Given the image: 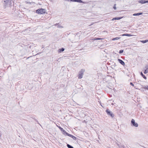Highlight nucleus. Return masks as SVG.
<instances>
[{
	"mask_svg": "<svg viewBox=\"0 0 148 148\" xmlns=\"http://www.w3.org/2000/svg\"><path fill=\"white\" fill-rule=\"evenodd\" d=\"M138 3H142V4H144L145 3H148V0L147 1H146L145 0H141L140 1H138Z\"/></svg>",
	"mask_w": 148,
	"mask_h": 148,
	"instance_id": "6",
	"label": "nucleus"
},
{
	"mask_svg": "<svg viewBox=\"0 0 148 148\" xmlns=\"http://www.w3.org/2000/svg\"><path fill=\"white\" fill-rule=\"evenodd\" d=\"M67 136H69L71 137L72 138V137L73 136V135H71V134H68H68H67Z\"/></svg>",
	"mask_w": 148,
	"mask_h": 148,
	"instance_id": "22",
	"label": "nucleus"
},
{
	"mask_svg": "<svg viewBox=\"0 0 148 148\" xmlns=\"http://www.w3.org/2000/svg\"><path fill=\"white\" fill-rule=\"evenodd\" d=\"M71 1L74 2H77L80 3H85L84 2L82 1L81 0H71Z\"/></svg>",
	"mask_w": 148,
	"mask_h": 148,
	"instance_id": "7",
	"label": "nucleus"
},
{
	"mask_svg": "<svg viewBox=\"0 0 148 148\" xmlns=\"http://www.w3.org/2000/svg\"><path fill=\"white\" fill-rule=\"evenodd\" d=\"M131 124L132 125L136 127H137L138 126V124L135 122L134 120L133 119L131 120Z\"/></svg>",
	"mask_w": 148,
	"mask_h": 148,
	"instance_id": "5",
	"label": "nucleus"
},
{
	"mask_svg": "<svg viewBox=\"0 0 148 148\" xmlns=\"http://www.w3.org/2000/svg\"><path fill=\"white\" fill-rule=\"evenodd\" d=\"M123 52V50H120L119 51V53H120V54H121Z\"/></svg>",
	"mask_w": 148,
	"mask_h": 148,
	"instance_id": "23",
	"label": "nucleus"
},
{
	"mask_svg": "<svg viewBox=\"0 0 148 148\" xmlns=\"http://www.w3.org/2000/svg\"><path fill=\"white\" fill-rule=\"evenodd\" d=\"M130 85H132V86H134V85L131 82L130 83Z\"/></svg>",
	"mask_w": 148,
	"mask_h": 148,
	"instance_id": "28",
	"label": "nucleus"
},
{
	"mask_svg": "<svg viewBox=\"0 0 148 148\" xmlns=\"http://www.w3.org/2000/svg\"><path fill=\"white\" fill-rule=\"evenodd\" d=\"M67 136H69L71 137L72 138V137L73 136V135H71V134H68H68H67Z\"/></svg>",
	"mask_w": 148,
	"mask_h": 148,
	"instance_id": "21",
	"label": "nucleus"
},
{
	"mask_svg": "<svg viewBox=\"0 0 148 148\" xmlns=\"http://www.w3.org/2000/svg\"><path fill=\"white\" fill-rule=\"evenodd\" d=\"M58 127L59 128V129L61 131H62L63 130V129L61 127H60V126H58Z\"/></svg>",
	"mask_w": 148,
	"mask_h": 148,
	"instance_id": "26",
	"label": "nucleus"
},
{
	"mask_svg": "<svg viewBox=\"0 0 148 148\" xmlns=\"http://www.w3.org/2000/svg\"><path fill=\"white\" fill-rule=\"evenodd\" d=\"M116 20V17L113 18V19H112V20Z\"/></svg>",
	"mask_w": 148,
	"mask_h": 148,
	"instance_id": "30",
	"label": "nucleus"
},
{
	"mask_svg": "<svg viewBox=\"0 0 148 148\" xmlns=\"http://www.w3.org/2000/svg\"><path fill=\"white\" fill-rule=\"evenodd\" d=\"M58 27L59 28H62L63 27L61 25H58Z\"/></svg>",
	"mask_w": 148,
	"mask_h": 148,
	"instance_id": "25",
	"label": "nucleus"
},
{
	"mask_svg": "<svg viewBox=\"0 0 148 148\" xmlns=\"http://www.w3.org/2000/svg\"><path fill=\"white\" fill-rule=\"evenodd\" d=\"M85 71V70L83 69H82L79 71V74L78 75V78L81 79L82 78L84 73Z\"/></svg>",
	"mask_w": 148,
	"mask_h": 148,
	"instance_id": "3",
	"label": "nucleus"
},
{
	"mask_svg": "<svg viewBox=\"0 0 148 148\" xmlns=\"http://www.w3.org/2000/svg\"><path fill=\"white\" fill-rule=\"evenodd\" d=\"M121 36H133L132 35L128 34H123Z\"/></svg>",
	"mask_w": 148,
	"mask_h": 148,
	"instance_id": "9",
	"label": "nucleus"
},
{
	"mask_svg": "<svg viewBox=\"0 0 148 148\" xmlns=\"http://www.w3.org/2000/svg\"><path fill=\"white\" fill-rule=\"evenodd\" d=\"M116 4H115L114 5V6L113 8L114 9H115V10H116Z\"/></svg>",
	"mask_w": 148,
	"mask_h": 148,
	"instance_id": "27",
	"label": "nucleus"
},
{
	"mask_svg": "<svg viewBox=\"0 0 148 148\" xmlns=\"http://www.w3.org/2000/svg\"><path fill=\"white\" fill-rule=\"evenodd\" d=\"M118 60L119 62L123 66L125 65V62L122 60L118 59Z\"/></svg>",
	"mask_w": 148,
	"mask_h": 148,
	"instance_id": "8",
	"label": "nucleus"
},
{
	"mask_svg": "<svg viewBox=\"0 0 148 148\" xmlns=\"http://www.w3.org/2000/svg\"><path fill=\"white\" fill-rule=\"evenodd\" d=\"M63 132V134L64 135H67V134H68V133H67L64 130V129L62 131Z\"/></svg>",
	"mask_w": 148,
	"mask_h": 148,
	"instance_id": "14",
	"label": "nucleus"
},
{
	"mask_svg": "<svg viewBox=\"0 0 148 148\" xmlns=\"http://www.w3.org/2000/svg\"><path fill=\"white\" fill-rule=\"evenodd\" d=\"M141 42L143 43H145L148 42V40H142L141 41Z\"/></svg>",
	"mask_w": 148,
	"mask_h": 148,
	"instance_id": "18",
	"label": "nucleus"
},
{
	"mask_svg": "<svg viewBox=\"0 0 148 148\" xmlns=\"http://www.w3.org/2000/svg\"><path fill=\"white\" fill-rule=\"evenodd\" d=\"M67 146L68 148H74V147L68 144L67 145Z\"/></svg>",
	"mask_w": 148,
	"mask_h": 148,
	"instance_id": "16",
	"label": "nucleus"
},
{
	"mask_svg": "<svg viewBox=\"0 0 148 148\" xmlns=\"http://www.w3.org/2000/svg\"><path fill=\"white\" fill-rule=\"evenodd\" d=\"M102 39L101 38H94L92 40H102Z\"/></svg>",
	"mask_w": 148,
	"mask_h": 148,
	"instance_id": "20",
	"label": "nucleus"
},
{
	"mask_svg": "<svg viewBox=\"0 0 148 148\" xmlns=\"http://www.w3.org/2000/svg\"><path fill=\"white\" fill-rule=\"evenodd\" d=\"M143 14L142 12L138 13H134L133 14V15L134 16H138L139 15H142Z\"/></svg>",
	"mask_w": 148,
	"mask_h": 148,
	"instance_id": "10",
	"label": "nucleus"
},
{
	"mask_svg": "<svg viewBox=\"0 0 148 148\" xmlns=\"http://www.w3.org/2000/svg\"><path fill=\"white\" fill-rule=\"evenodd\" d=\"M4 5L5 8L12 6L14 4L13 0H5L4 1Z\"/></svg>",
	"mask_w": 148,
	"mask_h": 148,
	"instance_id": "1",
	"label": "nucleus"
},
{
	"mask_svg": "<svg viewBox=\"0 0 148 148\" xmlns=\"http://www.w3.org/2000/svg\"><path fill=\"white\" fill-rule=\"evenodd\" d=\"M106 112L108 115L110 116L112 118H113L114 117V115L113 113L112 112L110 111L108 109L106 110Z\"/></svg>",
	"mask_w": 148,
	"mask_h": 148,
	"instance_id": "4",
	"label": "nucleus"
},
{
	"mask_svg": "<svg viewBox=\"0 0 148 148\" xmlns=\"http://www.w3.org/2000/svg\"><path fill=\"white\" fill-rule=\"evenodd\" d=\"M141 86L142 88H146L147 90H148V86H143L142 85H141Z\"/></svg>",
	"mask_w": 148,
	"mask_h": 148,
	"instance_id": "15",
	"label": "nucleus"
},
{
	"mask_svg": "<svg viewBox=\"0 0 148 148\" xmlns=\"http://www.w3.org/2000/svg\"><path fill=\"white\" fill-rule=\"evenodd\" d=\"M140 75L144 79H147L146 77L143 75L142 72L140 73Z\"/></svg>",
	"mask_w": 148,
	"mask_h": 148,
	"instance_id": "13",
	"label": "nucleus"
},
{
	"mask_svg": "<svg viewBox=\"0 0 148 148\" xmlns=\"http://www.w3.org/2000/svg\"><path fill=\"white\" fill-rule=\"evenodd\" d=\"M36 12L38 14H43L45 13V10L42 8L36 10Z\"/></svg>",
	"mask_w": 148,
	"mask_h": 148,
	"instance_id": "2",
	"label": "nucleus"
},
{
	"mask_svg": "<svg viewBox=\"0 0 148 148\" xmlns=\"http://www.w3.org/2000/svg\"><path fill=\"white\" fill-rule=\"evenodd\" d=\"M72 138L74 140H76V138L73 136L72 137Z\"/></svg>",
	"mask_w": 148,
	"mask_h": 148,
	"instance_id": "24",
	"label": "nucleus"
},
{
	"mask_svg": "<svg viewBox=\"0 0 148 148\" xmlns=\"http://www.w3.org/2000/svg\"><path fill=\"white\" fill-rule=\"evenodd\" d=\"M64 49L63 48H62L60 49H59L58 50V51L60 53H61L63 51H64Z\"/></svg>",
	"mask_w": 148,
	"mask_h": 148,
	"instance_id": "12",
	"label": "nucleus"
},
{
	"mask_svg": "<svg viewBox=\"0 0 148 148\" xmlns=\"http://www.w3.org/2000/svg\"><path fill=\"white\" fill-rule=\"evenodd\" d=\"M58 24V23H56L54 25H54L55 26H57Z\"/></svg>",
	"mask_w": 148,
	"mask_h": 148,
	"instance_id": "29",
	"label": "nucleus"
},
{
	"mask_svg": "<svg viewBox=\"0 0 148 148\" xmlns=\"http://www.w3.org/2000/svg\"><path fill=\"white\" fill-rule=\"evenodd\" d=\"M120 38V37H116L114 38H113L112 39V40H118Z\"/></svg>",
	"mask_w": 148,
	"mask_h": 148,
	"instance_id": "17",
	"label": "nucleus"
},
{
	"mask_svg": "<svg viewBox=\"0 0 148 148\" xmlns=\"http://www.w3.org/2000/svg\"><path fill=\"white\" fill-rule=\"evenodd\" d=\"M146 69L145 70L144 72V73L145 74H146L148 72V66L147 65L146 66Z\"/></svg>",
	"mask_w": 148,
	"mask_h": 148,
	"instance_id": "11",
	"label": "nucleus"
},
{
	"mask_svg": "<svg viewBox=\"0 0 148 148\" xmlns=\"http://www.w3.org/2000/svg\"><path fill=\"white\" fill-rule=\"evenodd\" d=\"M123 17H116V20H120Z\"/></svg>",
	"mask_w": 148,
	"mask_h": 148,
	"instance_id": "19",
	"label": "nucleus"
}]
</instances>
